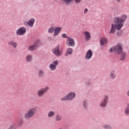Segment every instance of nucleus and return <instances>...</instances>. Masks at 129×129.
Wrapping results in <instances>:
<instances>
[{"label": "nucleus", "instance_id": "obj_1", "mask_svg": "<svg viewBox=\"0 0 129 129\" xmlns=\"http://www.w3.org/2000/svg\"><path fill=\"white\" fill-rule=\"evenodd\" d=\"M127 19V16L122 14L120 17H116L113 20V23L111 24L109 34H114L115 31H119L123 27L124 21Z\"/></svg>", "mask_w": 129, "mask_h": 129}, {"label": "nucleus", "instance_id": "obj_2", "mask_svg": "<svg viewBox=\"0 0 129 129\" xmlns=\"http://www.w3.org/2000/svg\"><path fill=\"white\" fill-rule=\"evenodd\" d=\"M37 112V109L36 108H31L27 110V112L24 114V117L26 119H30L33 117Z\"/></svg>", "mask_w": 129, "mask_h": 129}, {"label": "nucleus", "instance_id": "obj_3", "mask_svg": "<svg viewBox=\"0 0 129 129\" xmlns=\"http://www.w3.org/2000/svg\"><path fill=\"white\" fill-rule=\"evenodd\" d=\"M109 52H115L118 54L122 53V45L120 43H118L115 46L112 47L109 50Z\"/></svg>", "mask_w": 129, "mask_h": 129}, {"label": "nucleus", "instance_id": "obj_4", "mask_svg": "<svg viewBox=\"0 0 129 129\" xmlns=\"http://www.w3.org/2000/svg\"><path fill=\"white\" fill-rule=\"evenodd\" d=\"M48 90H49V88L48 87L40 89L37 92V96L38 97H43V96H44V94H45Z\"/></svg>", "mask_w": 129, "mask_h": 129}, {"label": "nucleus", "instance_id": "obj_5", "mask_svg": "<svg viewBox=\"0 0 129 129\" xmlns=\"http://www.w3.org/2000/svg\"><path fill=\"white\" fill-rule=\"evenodd\" d=\"M75 97V93H70L68 96H66L61 99L62 101L66 100H72L73 98Z\"/></svg>", "mask_w": 129, "mask_h": 129}, {"label": "nucleus", "instance_id": "obj_6", "mask_svg": "<svg viewBox=\"0 0 129 129\" xmlns=\"http://www.w3.org/2000/svg\"><path fill=\"white\" fill-rule=\"evenodd\" d=\"M83 34L84 35V38L86 42H88L91 40V34L88 31H84Z\"/></svg>", "mask_w": 129, "mask_h": 129}, {"label": "nucleus", "instance_id": "obj_7", "mask_svg": "<svg viewBox=\"0 0 129 129\" xmlns=\"http://www.w3.org/2000/svg\"><path fill=\"white\" fill-rule=\"evenodd\" d=\"M67 45L71 47H74L75 46V41L73 39L71 38L70 37H67Z\"/></svg>", "mask_w": 129, "mask_h": 129}, {"label": "nucleus", "instance_id": "obj_8", "mask_svg": "<svg viewBox=\"0 0 129 129\" xmlns=\"http://www.w3.org/2000/svg\"><path fill=\"white\" fill-rule=\"evenodd\" d=\"M58 63L59 62L58 61V60H55L52 62V63L49 65L50 69L52 71H54V70H56V68L57 66H58Z\"/></svg>", "mask_w": 129, "mask_h": 129}, {"label": "nucleus", "instance_id": "obj_9", "mask_svg": "<svg viewBox=\"0 0 129 129\" xmlns=\"http://www.w3.org/2000/svg\"><path fill=\"white\" fill-rule=\"evenodd\" d=\"M26 28L25 27H20L18 30L17 31V34L19 36H23V35H25L26 33Z\"/></svg>", "mask_w": 129, "mask_h": 129}, {"label": "nucleus", "instance_id": "obj_10", "mask_svg": "<svg viewBox=\"0 0 129 129\" xmlns=\"http://www.w3.org/2000/svg\"><path fill=\"white\" fill-rule=\"evenodd\" d=\"M39 44H40V41L38 40L34 44L29 46L28 47V50H29V51H34V50H35L37 47L39 46Z\"/></svg>", "mask_w": 129, "mask_h": 129}, {"label": "nucleus", "instance_id": "obj_11", "mask_svg": "<svg viewBox=\"0 0 129 129\" xmlns=\"http://www.w3.org/2000/svg\"><path fill=\"white\" fill-rule=\"evenodd\" d=\"M92 57V51L91 50H89L86 53L85 59L86 60H90Z\"/></svg>", "mask_w": 129, "mask_h": 129}, {"label": "nucleus", "instance_id": "obj_12", "mask_svg": "<svg viewBox=\"0 0 129 129\" xmlns=\"http://www.w3.org/2000/svg\"><path fill=\"white\" fill-rule=\"evenodd\" d=\"M52 51L56 56H60L61 55V52L59 50V45H57L55 48L53 49Z\"/></svg>", "mask_w": 129, "mask_h": 129}, {"label": "nucleus", "instance_id": "obj_13", "mask_svg": "<svg viewBox=\"0 0 129 129\" xmlns=\"http://www.w3.org/2000/svg\"><path fill=\"white\" fill-rule=\"evenodd\" d=\"M108 100V97L107 96H105L104 97L103 101L101 103L100 106L102 107H105V106H106V103H107V101Z\"/></svg>", "mask_w": 129, "mask_h": 129}, {"label": "nucleus", "instance_id": "obj_14", "mask_svg": "<svg viewBox=\"0 0 129 129\" xmlns=\"http://www.w3.org/2000/svg\"><path fill=\"white\" fill-rule=\"evenodd\" d=\"M61 30H62V28L61 27H56L54 28L53 36H58V35L59 34V33L61 32Z\"/></svg>", "mask_w": 129, "mask_h": 129}, {"label": "nucleus", "instance_id": "obj_15", "mask_svg": "<svg viewBox=\"0 0 129 129\" xmlns=\"http://www.w3.org/2000/svg\"><path fill=\"white\" fill-rule=\"evenodd\" d=\"M116 77V72L115 70H112L110 73V78L111 79H114Z\"/></svg>", "mask_w": 129, "mask_h": 129}, {"label": "nucleus", "instance_id": "obj_16", "mask_svg": "<svg viewBox=\"0 0 129 129\" xmlns=\"http://www.w3.org/2000/svg\"><path fill=\"white\" fill-rule=\"evenodd\" d=\"M34 23L35 19H31L27 22V25L28 26H29V27H33V26H34Z\"/></svg>", "mask_w": 129, "mask_h": 129}, {"label": "nucleus", "instance_id": "obj_17", "mask_svg": "<svg viewBox=\"0 0 129 129\" xmlns=\"http://www.w3.org/2000/svg\"><path fill=\"white\" fill-rule=\"evenodd\" d=\"M107 43V39L106 38L102 37L100 39L101 45H105Z\"/></svg>", "mask_w": 129, "mask_h": 129}, {"label": "nucleus", "instance_id": "obj_18", "mask_svg": "<svg viewBox=\"0 0 129 129\" xmlns=\"http://www.w3.org/2000/svg\"><path fill=\"white\" fill-rule=\"evenodd\" d=\"M120 54H121L120 60H121V61H123V60H124L126 57V53L125 52H122Z\"/></svg>", "mask_w": 129, "mask_h": 129}, {"label": "nucleus", "instance_id": "obj_19", "mask_svg": "<svg viewBox=\"0 0 129 129\" xmlns=\"http://www.w3.org/2000/svg\"><path fill=\"white\" fill-rule=\"evenodd\" d=\"M61 1L63 4L67 5V6H69V5H70L72 3L73 0H61Z\"/></svg>", "mask_w": 129, "mask_h": 129}, {"label": "nucleus", "instance_id": "obj_20", "mask_svg": "<svg viewBox=\"0 0 129 129\" xmlns=\"http://www.w3.org/2000/svg\"><path fill=\"white\" fill-rule=\"evenodd\" d=\"M9 45L13 46V47H14V48H16L17 46V42H16L13 40H11L9 42Z\"/></svg>", "mask_w": 129, "mask_h": 129}, {"label": "nucleus", "instance_id": "obj_21", "mask_svg": "<svg viewBox=\"0 0 129 129\" xmlns=\"http://www.w3.org/2000/svg\"><path fill=\"white\" fill-rule=\"evenodd\" d=\"M55 112L50 111L48 112L47 114V116L48 117H53V116H55Z\"/></svg>", "mask_w": 129, "mask_h": 129}, {"label": "nucleus", "instance_id": "obj_22", "mask_svg": "<svg viewBox=\"0 0 129 129\" xmlns=\"http://www.w3.org/2000/svg\"><path fill=\"white\" fill-rule=\"evenodd\" d=\"M54 30L55 27H51L48 29V32L49 33V34H53V33H54Z\"/></svg>", "mask_w": 129, "mask_h": 129}, {"label": "nucleus", "instance_id": "obj_23", "mask_svg": "<svg viewBox=\"0 0 129 129\" xmlns=\"http://www.w3.org/2000/svg\"><path fill=\"white\" fill-rule=\"evenodd\" d=\"M61 120H62V117H61V115L59 114L56 115L55 117V120H56V121H59Z\"/></svg>", "mask_w": 129, "mask_h": 129}, {"label": "nucleus", "instance_id": "obj_24", "mask_svg": "<svg viewBox=\"0 0 129 129\" xmlns=\"http://www.w3.org/2000/svg\"><path fill=\"white\" fill-rule=\"evenodd\" d=\"M125 114H126V115H129V107L128 106L125 108L124 111Z\"/></svg>", "mask_w": 129, "mask_h": 129}, {"label": "nucleus", "instance_id": "obj_25", "mask_svg": "<svg viewBox=\"0 0 129 129\" xmlns=\"http://www.w3.org/2000/svg\"><path fill=\"white\" fill-rule=\"evenodd\" d=\"M33 56H32V55H28L27 56V61H28V62H30V61H32V58Z\"/></svg>", "mask_w": 129, "mask_h": 129}, {"label": "nucleus", "instance_id": "obj_26", "mask_svg": "<svg viewBox=\"0 0 129 129\" xmlns=\"http://www.w3.org/2000/svg\"><path fill=\"white\" fill-rule=\"evenodd\" d=\"M73 52V50L72 49V48H68L67 49V54H71Z\"/></svg>", "mask_w": 129, "mask_h": 129}, {"label": "nucleus", "instance_id": "obj_27", "mask_svg": "<svg viewBox=\"0 0 129 129\" xmlns=\"http://www.w3.org/2000/svg\"><path fill=\"white\" fill-rule=\"evenodd\" d=\"M39 76H43L44 75V72L42 70H40L39 72Z\"/></svg>", "mask_w": 129, "mask_h": 129}, {"label": "nucleus", "instance_id": "obj_28", "mask_svg": "<svg viewBox=\"0 0 129 129\" xmlns=\"http://www.w3.org/2000/svg\"><path fill=\"white\" fill-rule=\"evenodd\" d=\"M104 127H105V128H108V129H110L111 128V127L108 125H104Z\"/></svg>", "mask_w": 129, "mask_h": 129}, {"label": "nucleus", "instance_id": "obj_29", "mask_svg": "<svg viewBox=\"0 0 129 129\" xmlns=\"http://www.w3.org/2000/svg\"><path fill=\"white\" fill-rule=\"evenodd\" d=\"M8 129H15V124L11 125Z\"/></svg>", "mask_w": 129, "mask_h": 129}, {"label": "nucleus", "instance_id": "obj_30", "mask_svg": "<svg viewBox=\"0 0 129 129\" xmlns=\"http://www.w3.org/2000/svg\"><path fill=\"white\" fill-rule=\"evenodd\" d=\"M82 0H75V3H76V4H80V2L82 1Z\"/></svg>", "mask_w": 129, "mask_h": 129}, {"label": "nucleus", "instance_id": "obj_31", "mask_svg": "<svg viewBox=\"0 0 129 129\" xmlns=\"http://www.w3.org/2000/svg\"><path fill=\"white\" fill-rule=\"evenodd\" d=\"M62 38H67V34H63L61 35Z\"/></svg>", "mask_w": 129, "mask_h": 129}, {"label": "nucleus", "instance_id": "obj_32", "mask_svg": "<svg viewBox=\"0 0 129 129\" xmlns=\"http://www.w3.org/2000/svg\"><path fill=\"white\" fill-rule=\"evenodd\" d=\"M23 121H20L19 123H18V125H22V124H23Z\"/></svg>", "mask_w": 129, "mask_h": 129}, {"label": "nucleus", "instance_id": "obj_33", "mask_svg": "<svg viewBox=\"0 0 129 129\" xmlns=\"http://www.w3.org/2000/svg\"><path fill=\"white\" fill-rule=\"evenodd\" d=\"M88 12V9H85L84 10V14H86V13H87Z\"/></svg>", "mask_w": 129, "mask_h": 129}, {"label": "nucleus", "instance_id": "obj_34", "mask_svg": "<svg viewBox=\"0 0 129 129\" xmlns=\"http://www.w3.org/2000/svg\"><path fill=\"white\" fill-rule=\"evenodd\" d=\"M86 104H87V102H84V106H86Z\"/></svg>", "mask_w": 129, "mask_h": 129}, {"label": "nucleus", "instance_id": "obj_35", "mask_svg": "<svg viewBox=\"0 0 129 129\" xmlns=\"http://www.w3.org/2000/svg\"><path fill=\"white\" fill-rule=\"evenodd\" d=\"M116 1H117V3H119L120 0H116Z\"/></svg>", "mask_w": 129, "mask_h": 129}, {"label": "nucleus", "instance_id": "obj_36", "mask_svg": "<svg viewBox=\"0 0 129 129\" xmlns=\"http://www.w3.org/2000/svg\"><path fill=\"white\" fill-rule=\"evenodd\" d=\"M59 129H62V128H59Z\"/></svg>", "mask_w": 129, "mask_h": 129}]
</instances>
